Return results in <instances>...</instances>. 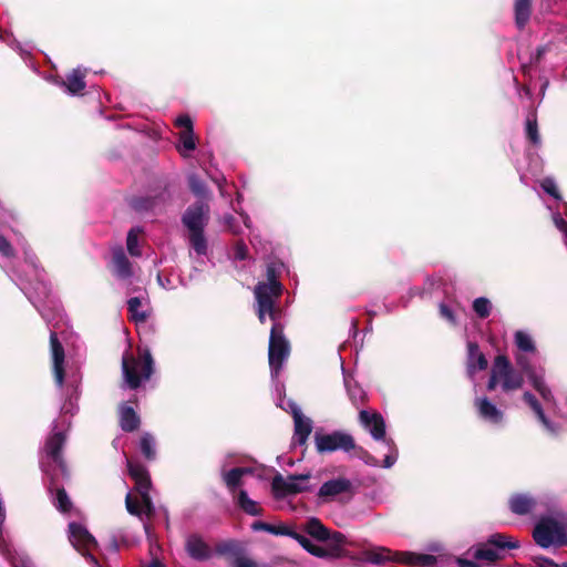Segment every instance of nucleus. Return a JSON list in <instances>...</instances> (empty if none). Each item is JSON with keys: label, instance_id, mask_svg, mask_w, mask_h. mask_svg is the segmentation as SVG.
<instances>
[{"label": "nucleus", "instance_id": "a19ab883", "mask_svg": "<svg viewBox=\"0 0 567 567\" xmlns=\"http://www.w3.org/2000/svg\"><path fill=\"white\" fill-rule=\"evenodd\" d=\"M188 186L195 196L199 198H204L207 196V186L197 174H190L188 176Z\"/></svg>", "mask_w": 567, "mask_h": 567}, {"label": "nucleus", "instance_id": "603ef678", "mask_svg": "<svg viewBox=\"0 0 567 567\" xmlns=\"http://www.w3.org/2000/svg\"><path fill=\"white\" fill-rule=\"evenodd\" d=\"M1 218L2 215H0V219ZM0 254L6 258L13 256V248L11 244L2 235H0Z\"/></svg>", "mask_w": 567, "mask_h": 567}, {"label": "nucleus", "instance_id": "338daca9", "mask_svg": "<svg viewBox=\"0 0 567 567\" xmlns=\"http://www.w3.org/2000/svg\"><path fill=\"white\" fill-rule=\"evenodd\" d=\"M377 444H378V446L375 447V452L378 454L383 455V458H384L385 454L388 453V450L384 446H382L380 443H377Z\"/></svg>", "mask_w": 567, "mask_h": 567}, {"label": "nucleus", "instance_id": "774afa93", "mask_svg": "<svg viewBox=\"0 0 567 567\" xmlns=\"http://www.w3.org/2000/svg\"><path fill=\"white\" fill-rule=\"evenodd\" d=\"M146 567H166L158 559H153Z\"/></svg>", "mask_w": 567, "mask_h": 567}, {"label": "nucleus", "instance_id": "e433bc0d", "mask_svg": "<svg viewBox=\"0 0 567 567\" xmlns=\"http://www.w3.org/2000/svg\"><path fill=\"white\" fill-rule=\"evenodd\" d=\"M140 450L147 460H154L156 456V441L151 433H144L140 440Z\"/></svg>", "mask_w": 567, "mask_h": 567}, {"label": "nucleus", "instance_id": "bb28decb", "mask_svg": "<svg viewBox=\"0 0 567 567\" xmlns=\"http://www.w3.org/2000/svg\"><path fill=\"white\" fill-rule=\"evenodd\" d=\"M85 71L86 70L76 68L66 75L65 81L62 82V85L65 87L66 93H69L70 95H78L85 89Z\"/></svg>", "mask_w": 567, "mask_h": 567}, {"label": "nucleus", "instance_id": "864d4df0", "mask_svg": "<svg viewBox=\"0 0 567 567\" xmlns=\"http://www.w3.org/2000/svg\"><path fill=\"white\" fill-rule=\"evenodd\" d=\"M177 126L183 127V131H194L193 121L188 115H181L175 120Z\"/></svg>", "mask_w": 567, "mask_h": 567}, {"label": "nucleus", "instance_id": "f8f14e48", "mask_svg": "<svg viewBox=\"0 0 567 567\" xmlns=\"http://www.w3.org/2000/svg\"><path fill=\"white\" fill-rule=\"evenodd\" d=\"M310 478V473L289 475L287 478H285L281 474H277L271 482L274 495L277 498H282L288 495H296L302 492L311 491L312 486L309 484Z\"/></svg>", "mask_w": 567, "mask_h": 567}, {"label": "nucleus", "instance_id": "423d86ee", "mask_svg": "<svg viewBox=\"0 0 567 567\" xmlns=\"http://www.w3.org/2000/svg\"><path fill=\"white\" fill-rule=\"evenodd\" d=\"M127 468L131 477L135 481V489L141 496V506L133 501L131 493H127L125 497L126 509L131 515L137 516L140 519H143V514L150 517L155 512V506L150 495V474L146 467L140 463L127 461Z\"/></svg>", "mask_w": 567, "mask_h": 567}, {"label": "nucleus", "instance_id": "f3484780", "mask_svg": "<svg viewBox=\"0 0 567 567\" xmlns=\"http://www.w3.org/2000/svg\"><path fill=\"white\" fill-rule=\"evenodd\" d=\"M328 547L316 545L311 543L308 553L319 558H339L342 555V546L346 543V537L339 532L332 534L331 540L327 542Z\"/></svg>", "mask_w": 567, "mask_h": 567}, {"label": "nucleus", "instance_id": "2eb2a0df", "mask_svg": "<svg viewBox=\"0 0 567 567\" xmlns=\"http://www.w3.org/2000/svg\"><path fill=\"white\" fill-rule=\"evenodd\" d=\"M494 365L501 378V388L504 392L516 391L523 386V373L514 369L505 355H497Z\"/></svg>", "mask_w": 567, "mask_h": 567}, {"label": "nucleus", "instance_id": "cd10ccee", "mask_svg": "<svg viewBox=\"0 0 567 567\" xmlns=\"http://www.w3.org/2000/svg\"><path fill=\"white\" fill-rule=\"evenodd\" d=\"M532 16V0H514V20L518 30H523Z\"/></svg>", "mask_w": 567, "mask_h": 567}, {"label": "nucleus", "instance_id": "6e6d98bb", "mask_svg": "<svg viewBox=\"0 0 567 567\" xmlns=\"http://www.w3.org/2000/svg\"><path fill=\"white\" fill-rule=\"evenodd\" d=\"M498 384L501 385V378H499V375L496 372L495 365L493 364V368H492V371H491V377H489V380L487 382V390L488 391H493V390L496 389V386Z\"/></svg>", "mask_w": 567, "mask_h": 567}, {"label": "nucleus", "instance_id": "6e6552de", "mask_svg": "<svg viewBox=\"0 0 567 567\" xmlns=\"http://www.w3.org/2000/svg\"><path fill=\"white\" fill-rule=\"evenodd\" d=\"M519 546V542L512 536L495 533L488 536L486 543L471 547L467 553L476 560L495 563L504 558L503 550L517 549Z\"/></svg>", "mask_w": 567, "mask_h": 567}, {"label": "nucleus", "instance_id": "4d7b16f0", "mask_svg": "<svg viewBox=\"0 0 567 567\" xmlns=\"http://www.w3.org/2000/svg\"><path fill=\"white\" fill-rule=\"evenodd\" d=\"M281 536H288V537H291L292 539L295 540H299L300 539V536H302L301 534L292 530L291 528L289 527H284V532H279Z\"/></svg>", "mask_w": 567, "mask_h": 567}, {"label": "nucleus", "instance_id": "ddd939ff", "mask_svg": "<svg viewBox=\"0 0 567 567\" xmlns=\"http://www.w3.org/2000/svg\"><path fill=\"white\" fill-rule=\"evenodd\" d=\"M517 367L520 369L519 372L525 374L532 384V386L538 392L545 402L554 401V395L550 388L545 381L544 369L536 370L529 359L524 354H517L515 358Z\"/></svg>", "mask_w": 567, "mask_h": 567}, {"label": "nucleus", "instance_id": "20e7f679", "mask_svg": "<svg viewBox=\"0 0 567 567\" xmlns=\"http://www.w3.org/2000/svg\"><path fill=\"white\" fill-rule=\"evenodd\" d=\"M359 422L377 443H380L388 450L384 460L380 461L374 454L361 449V458L363 462L372 467L381 466L383 468H391L398 461L399 450L394 441L385 434V421L383 416L378 412L361 410L359 412Z\"/></svg>", "mask_w": 567, "mask_h": 567}, {"label": "nucleus", "instance_id": "9b49d317", "mask_svg": "<svg viewBox=\"0 0 567 567\" xmlns=\"http://www.w3.org/2000/svg\"><path fill=\"white\" fill-rule=\"evenodd\" d=\"M69 540L86 558L92 567H101L96 558L91 554V550L97 547V542L85 526L81 523L71 522L69 524Z\"/></svg>", "mask_w": 567, "mask_h": 567}, {"label": "nucleus", "instance_id": "13d9d810", "mask_svg": "<svg viewBox=\"0 0 567 567\" xmlns=\"http://www.w3.org/2000/svg\"><path fill=\"white\" fill-rule=\"evenodd\" d=\"M514 83L516 84L517 86V93L518 95H522L524 94L526 97L530 99L532 97V91L528 86H519L518 85V82H517V79L514 78Z\"/></svg>", "mask_w": 567, "mask_h": 567}, {"label": "nucleus", "instance_id": "a878e982", "mask_svg": "<svg viewBox=\"0 0 567 567\" xmlns=\"http://www.w3.org/2000/svg\"><path fill=\"white\" fill-rule=\"evenodd\" d=\"M399 563L419 567H435L437 559L433 555L401 551Z\"/></svg>", "mask_w": 567, "mask_h": 567}, {"label": "nucleus", "instance_id": "412c9836", "mask_svg": "<svg viewBox=\"0 0 567 567\" xmlns=\"http://www.w3.org/2000/svg\"><path fill=\"white\" fill-rule=\"evenodd\" d=\"M112 272L120 280H127L133 276L132 264L121 246L112 249Z\"/></svg>", "mask_w": 567, "mask_h": 567}, {"label": "nucleus", "instance_id": "2f4dec72", "mask_svg": "<svg viewBox=\"0 0 567 567\" xmlns=\"http://www.w3.org/2000/svg\"><path fill=\"white\" fill-rule=\"evenodd\" d=\"M306 532L319 542L331 540L332 534L318 518H310L305 526Z\"/></svg>", "mask_w": 567, "mask_h": 567}, {"label": "nucleus", "instance_id": "58836bf2", "mask_svg": "<svg viewBox=\"0 0 567 567\" xmlns=\"http://www.w3.org/2000/svg\"><path fill=\"white\" fill-rule=\"evenodd\" d=\"M525 132L527 138L532 142V144H534L535 146L540 145L542 141L538 132L537 118L535 113L529 114L527 116Z\"/></svg>", "mask_w": 567, "mask_h": 567}, {"label": "nucleus", "instance_id": "4468645a", "mask_svg": "<svg viewBox=\"0 0 567 567\" xmlns=\"http://www.w3.org/2000/svg\"><path fill=\"white\" fill-rule=\"evenodd\" d=\"M315 443L319 453L350 452L355 449L352 435L342 431H334L328 434L316 433Z\"/></svg>", "mask_w": 567, "mask_h": 567}, {"label": "nucleus", "instance_id": "e2e57ef3", "mask_svg": "<svg viewBox=\"0 0 567 567\" xmlns=\"http://www.w3.org/2000/svg\"><path fill=\"white\" fill-rule=\"evenodd\" d=\"M297 542H298V543L301 545V547H302L303 549H306L307 551H308V548H310L311 543H312L309 538H307V537H306V536H303V535H302V536H300V539H299V540H297Z\"/></svg>", "mask_w": 567, "mask_h": 567}, {"label": "nucleus", "instance_id": "c03bdc74", "mask_svg": "<svg viewBox=\"0 0 567 567\" xmlns=\"http://www.w3.org/2000/svg\"><path fill=\"white\" fill-rule=\"evenodd\" d=\"M54 505L56 509H59L62 513H65L70 509L71 502L66 492L63 488H56Z\"/></svg>", "mask_w": 567, "mask_h": 567}, {"label": "nucleus", "instance_id": "f704fd0d", "mask_svg": "<svg viewBox=\"0 0 567 567\" xmlns=\"http://www.w3.org/2000/svg\"><path fill=\"white\" fill-rule=\"evenodd\" d=\"M179 140V146L178 151L182 156L186 157L188 156V153L195 151L196 148V142L194 136V131H182L178 134Z\"/></svg>", "mask_w": 567, "mask_h": 567}, {"label": "nucleus", "instance_id": "4c0bfd02", "mask_svg": "<svg viewBox=\"0 0 567 567\" xmlns=\"http://www.w3.org/2000/svg\"><path fill=\"white\" fill-rule=\"evenodd\" d=\"M143 233V228L135 226L132 227L126 237V247L127 251L133 257H140L142 255V251L138 247V236Z\"/></svg>", "mask_w": 567, "mask_h": 567}, {"label": "nucleus", "instance_id": "c9c22d12", "mask_svg": "<svg viewBox=\"0 0 567 567\" xmlns=\"http://www.w3.org/2000/svg\"><path fill=\"white\" fill-rule=\"evenodd\" d=\"M514 341L518 350L522 352L534 353L536 351L535 342L532 336L526 331H516Z\"/></svg>", "mask_w": 567, "mask_h": 567}, {"label": "nucleus", "instance_id": "f257e3e1", "mask_svg": "<svg viewBox=\"0 0 567 567\" xmlns=\"http://www.w3.org/2000/svg\"><path fill=\"white\" fill-rule=\"evenodd\" d=\"M50 346L53 362L54 382L58 388L63 390L64 401L60 409V415L52 422L51 434L48 436L43 457L40 462L42 472L50 477L51 486L55 485L58 473L62 476L68 475L66 464L61 454V450L66 441V433L71 427V417L78 412L79 386L81 377L79 372L65 370L64 349L58 339V333L50 331ZM52 491V487H50Z\"/></svg>", "mask_w": 567, "mask_h": 567}, {"label": "nucleus", "instance_id": "7c9ffc66", "mask_svg": "<svg viewBox=\"0 0 567 567\" xmlns=\"http://www.w3.org/2000/svg\"><path fill=\"white\" fill-rule=\"evenodd\" d=\"M120 423L125 432H133L140 425V417L132 406L122 405L120 409Z\"/></svg>", "mask_w": 567, "mask_h": 567}, {"label": "nucleus", "instance_id": "dca6fc26", "mask_svg": "<svg viewBox=\"0 0 567 567\" xmlns=\"http://www.w3.org/2000/svg\"><path fill=\"white\" fill-rule=\"evenodd\" d=\"M507 505L513 514L526 516L535 514L543 505V501L530 493H514L508 497Z\"/></svg>", "mask_w": 567, "mask_h": 567}, {"label": "nucleus", "instance_id": "4be33fe9", "mask_svg": "<svg viewBox=\"0 0 567 567\" xmlns=\"http://www.w3.org/2000/svg\"><path fill=\"white\" fill-rule=\"evenodd\" d=\"M488 362L484 353L480 351L476 342H467V358H466V371L467 375L474 380L477 371H483L487 368Z\"/></svg>", "mask_w": 567, "mask_h": 567}, {"label": "nucleus", "instance_id": "49530a36", "mask_svg": "<svg viewBox=\"0 0 567 567\" xmlns=\"http://www.w3.org/2000/svg\"><path fill=\"white\" fill-rule=\"evenodd\" d=\"M523 400L528 404V406L533 410L536 417L539 419L542 414H545L539 401L536 399V396L530 393L529 391H526L523 394Z\"/></svg>", "mask_w": 567, "mask_h": 567}, {"label": "nucleus", "instance_id": "7ed1b4c3", "mask_svg": "<svg viewBox=\"0 0 567 567\" xmlns=\"http://www.w3.org/2000/svg\"><path fill=\"white\" fill-rule=\"evenodd\" d=\"M284 262L279 260H270L266 266V282H258L254 288L256 299V313L261 323L266 321V316L270 320H276L280 315V309L277 306L278 299L284 292V286L278 280Z\"/></svg>", "mask_w": 567, "mask_h": 567}, {"label": "nucleus", "instance_id": "0e129e2a", "mask_svg": "<svg viewBox=\"0 0 567 567\" xmlns=\"http://www.w3.org/2000/svg\"><path fill=\"white\" fill-rule=\"evenodd\" d=\"M239 215L243 218V223H244L245 227H247L248 229L251 228V219L248 216V214L240 212Z\"/></svg>", "mask_w": 567, "mask_h": 567}, {"label": "nucleus", "instance_id": "a211bd4d", "mask_svg": "<svg viewBox=\"0 0 567 567\" xmlns=\"http://www.w3.org/2000/svg\"><path fill=\"white\" fill-rule=\"evenodd\" d=\"M351 486L350 480L346 477L332 478L320 486L317 495L323 502H330L334 497L350 492Z\"/></svg>", "mask_w": 567, "mask_h": 567}, {"label": "nucleus", "instance_id": "79ce46f5", "mask_svg": "<svg viewBox=\"0 0 567 567\" xmlns=\"http://www.w3.org/2000/svg\"><path fill=\"white\" fill-rule=\"evenodd\" d=\"M473 310L481 319H485L491 315L492 302L485 297H478L473 301Z\"/></svg>", "mask_w": 567, "mask_h": 567}, {"label": "nucleus", "instance_id": "0eeeda50", "mask_svg": "<svg viewBox=\"0 0 567 567\" xmlns=\"http://www.w3.org/2000/svg\"><path fill=\"white\" fill-rule=\"evenodd\" d=\"M122 372L125 384L136 390L143 381L150 380L154 372V360L148 349L140 351V357H123Z\"/></svg>", "mask_w": 567, "mask_h": 567}, {"label": "nucleus", "instance_id": "c756f323", "mask_svg": "<svg viewBox=\"0 0 567 567\" xmlns=\"http://www.w3.org/2000/svg\"><path fill=\"white\" fill-rule=\"evenodd\" d=\"M249 467H234L229 471H223V481L230 492H234L240 484L244 475L250 474Z\"/></svg>", "mask_w": 567, "mask_h": 567}, {"label": "nucleus", "instance_id": "052dcab7", "mask_svg": "<svg viewBox=\"0 0 567 567\" xmlns=\"http://www.w3.org/2000/svg\"><path fill=\"white\" fill-rule=\"evenodd\" d=\"M538 567H559L557 564H555L551 559L539 557L538 558Z\"/></svg>", "mask_w": 567, "mask_h": 567}, {"label": "nucleus", "instance_id": "f03ea898", "mask_svg": "<svg viewBox=\"0 0 567 567\" xmlns=\"http://www.w3.org/2000/svg\"><path fill=\"white\" fill-rule=\"evenodd\" d=\"M23 255L25 264L32 270L34 284L16 275L14 272L11 275V279L40 312L41 317L50 323L52 320L61 317V309L53 300L50 299V285L45 280L44 270L38 265L35 254L29 246H24Z\"/></svg>", "mask_w": 567, "mask_h": 567}, {"label": "nucleus", "instance_id": "09e8293b", "mask_svg": "<svg viewBox=\"0 0 567 567\" xmlns=\"http://www.w3.org/2000/svg\"><path fill=\"white\" fill-rule=\"evenodd\" d=\"M545 430L554 436H557L560 433V425L558 423L551 422L546 414H542L538 419Z\"/></svg>", "mask_w": 567, "mask_h": 567}, {"label": "nucleus", "instance_id": "8fccbe9b", "mask_svg": "<svg viewBox=\"0 0 567 567\" xmlns=\"http://www.w3.org/2000/svg\"><path fill=\"white\" fill-rule=\"evenodd\" d=\"M221 221L225 226H227L228 230L234 235H238L241 233L240 226L237 224L235 217L230 214H225L221 218Z\"/></svg>", "mask_w": 567, "mask_h": 567}, {"label": "nucleus", "instance_id": "9d476101", "mask_svg": "<svg viewBox=\"0 0 567 567\" xmlns=\"http://www.w3.org/2000/svg\"><path fill=\"white\" fill-rule=\"evenodd\" d=\"M279 317L280 315L277 316L276 320H271L274 323L269 337L268 360L272 381L278 379V375L290 353V344L284 334L281 324L278 321Z\"/></svg>", "mask_w": 567, "mask_h": 567}, {"label": "nucleus", "instance_id": "5fc2aeb1", "mask_svg": "<svg viewBox=\"0 0 567 567\" xmlns=\"http://www.w3.org/2000/svg\"><path fill=\"white\" fill-rule=\"evenodd\" d=\"M235 258L238 260H245L248 255V248L243 241H238L235 246Z\"/></svg>", "mask_w": 567, "mask_h": 567}, {"label": "nucleus", "instance_id": "6ab92c4d", "mask_svg": "<svg viewBox=\"0 0 567 567\" xmlns=\"http://www.w3.org/2000/svg\"><path fill=\"white\" fill-rule=\"evenodd\" d=\"M185 550L196 561H205L212 557L210 547L198 534H190L186 537Z\"/></svg>", "mask_w": 567, "mask_h": 567}, {"label": "nucleus", "instance_id": "a18cd8bd", "mask_svg": "<svg viewBox=\"0 0 567 567\" xmlns=\"http://www.w3.org/2000/svg\"><path fill=\"white\" fill-rule=\"evenodd\" d=\"M540 187L543 188V190L545 193H547L555 199H557V200L561 199V196L557 188V184L553 177H545L540 183Z\"/></svg>", "mask_w": 567, "mask_h": 567}, {"label": "nucleus", "instance_id": "473e14b6", "mask_svg": "<svg viewBox=\"0 0 567 567\" xmlns=\"http://www.w3.org/2000/svg\"><path fill=\"white\" fill-rule=\"evenodd\" d=\"M275 382V390L276 393L279 395L276 405L282 409L284 411L289 412L292 415V417L300 415V413H302L300 406L293 400L288 399L285 395H281L284 391V384L277 382V380Z\"/></svg>", "mask_w": 567, "mask_h": 567}, {"label": "nucleus", "instance_id": "ea45409f", "mask_svg": "<svg viewBox=\"0 0 567 567\" xmlns=\"http://www.w3.org/2000/svg\"><path fill=\"white\" fill-rule=\"evenodd\" d=\"M141 299L138 297H132L127 300V309L131 315L132 320L136 323L145 322L147 319V313L141 310Z\"/></svg>", "mask_w": 567, "mask_h": 567}, {"label": "nucleus", "instance_id": "69168bd1", "mask_svg": "<svg viewBox=\"0 0 567 567\" xmlns=\"http://www.w3.org/2000/svg\"><path fill=\"white\" fill-rule=\"evenodd\" d=\"M548 85H549V82L547 79H545L540 85V90H539V94L542 96V99L545 96L546 94V90L548 89Z\"/></svg>", "mask_w": 567, "mask_h": 567}, {"label": "nucleus", "instance_id": "39448f33", "mask_svg": "<svg viewBox=\"0 0 567 567\" xmlns=\"http://www.w3.org/2000/svg\"><path fill=\"white\" fill-rule=\"evenodd\" d=\"M209 205L199 199L189 205L182 215V224L188 231L190 252L204 257L208 252V240L205 228L209 221Z\"/></svg>", "mask_w": 567, "mask_h": 567}, {"label": "nucleus", "instance_id": "b1692460", "mask_svg": "<svg viewBox=\"0 0 567 567\" xmlns=\"http://www.w3.org/2000/svg\"><path fill=\"white\" fill-rule=\"evenodd\" d=\"M401 551H392L386 547H375L363 551V558L372 565H382L388 561H398Z\"/></svg>", "mask_w": 567, "mask_h": 567}, {"label": "nucleus", "instance_id": "393cba45", "mask_svg": "<svg viewBox=\"0 0 567 567\" xmlns=\"http://www.w3.org/2000/svg\"><path fill=\"white\" fill-rule=\"evenodd\" d=\"M167 199V194L165 192L161 193V195L156 197L151 196H136L131 198L130 205L131 207L138 212H150L155 209L159 204L164 203Z\"/></svg>", "mask_w": 567, "mask_h": 567}, {"label": "nucleus", "instance_id": "37998d69", "mask_svg": "<svg viewBox=\"0 0 567 567\" xmlns=\"http://www.w3.org/2000/svg\"><path fill=\"white\" fill-rule=\"evenodd\" d=\"M344 386L348 391L349 398L354 405H358L364 398V392L361 388L352 385L351 380L343 373Z\"/></svg>", "mask_w": 567, "mask_h": 567}, {"label": "nucleus", "instance_id": "3c124183", "mask_svg": "<svg viewBox=\"0 0 567 567\" xmlns=\"http://www.w3.org/2000/svg\"><path fill=\"white\" fill-rule=\"evenodd\" d=\"M440 315L442 318H444L446 321H449L452 324H456V318L454 316L453 310L444 302L440 303L439 306Z\"/></svg>", "mask_w": 567, "mask_h": 567}, {"label": "nucleus", "instance_id": "aec40b11", "mask_svg": "<svg viewBox=\"0 0 567 567\" xmlns=\"http://www.w3.org/2000/svg\"><path fill=\"white\" fill-rule=\"evenodd\" d=\"M475 408L481 419L494 425H501L504 422V412L498 409L486 396L475 399Z\"/></svg>", "mask_w": 567, "mask_h": 567}, {"label": "nucleus", "instance_id": "5701e85b", "mask_svg": "<svg viewBox=\"0 0 567 567\" xmlns=\"http://www.w3.org/2000/svg\"><path fill=\"white\" fill-rule=\"evenodd\" d=\"M218 551L220 554L233 555V559L230 563L231 567H262V565L256 563L251 558L240 553V549L235 542L224 543L218 547Z\"/></svg>", "mask_w": 567, "mask_h": 567}, {"label": "nucleus", "instance_id": "c85d7f7f", "mask_svg": "<svg viewBox=\"0 0 567 567\" xmlns=\"http://www.w3.org/2000/svg\"><path fill=\"white\" fill-rule=\"evenodd\" d=\"M293 440L299 445H303L312 431V421L309 417H306L302 413H300V415L293 417Z\"/></svg>", "mask_w": 567, "mask_h": 567}, {"label": "nucleus", "instance_id": "680f3d73", "mask_svg": "<svg viewBox=\"0 0 567 567\" xmlns=\"http://www.w3.org/2000/svg\"><path fill=\"white\" fill-rule=\"evenodd\" d=\"M158 285L164 289H172L171 280L168 278H163L161 275L157 276Z\"/></svg>", "mask_w": 567, "mask_h": 567}, {"label": "nucleus", "instance_id": "72a5a7b5", "mask_svg": "<svg viewBox=\"0 0 567 567\" xmlns=\"http://www.w3.org/2000/svg\"><path fill=\"white\" fill-rule=\"evenodd\" d=\"M237 504L248 515L260 516L262 513V509L259 507L257 502L251 499L248 493L244 489L239 491L237 495Z\"/></svg>", "mask_w": 567, "mask_h": 567}, {"label": "nucleus", "instance_id": "1a4fd4ad", "mask_svg": "<svg viewBox=\"0 0 567 567\" xmlns=\"http://www.w3.org/2000/svg\"><path fill=\"white\" fill-rule=\"evenodd\" d=\"M533 538L545 549L567 546V524L553 517H542L534 527Z\"/></svg>", "mask_w": 567, "mask_h": 567}, {"label": "nucleus", "instance_id": "de8ad7c7", "mask_svg": "<svg viewBox=\"0 0 567 567\" xmlns=\"http://www.w3.org/2000/svg\"><path fill=\"white\" fill-rule=\"evenodd\" d=\"M284 527L285 526H274L271 524H268V523H265V522H260V520H256L251 524V529L254 532H267V533H270L272 535H280L279 532H284Z\"/></svg>", "mask_w": 567, "mask_h": 567}, {"label": "nucleus", "instance_id": "bf43d9fd", "mask_svg": "<svg viewBox=\"0 0 567 567\" xmlns=\"http://www.w3.org/2000/svg\"><path fill=\"white\" fill-rule=\"evenodd\" d=\"M456 563H457L458 567H481L475 561H473L471 559H466V558H457Z\"/></svg>", "mask_w": 567, "mask_h": 567}]
</instances>
